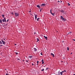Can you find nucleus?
<instances>
[{"label": "nucleus", "mask_w": 75, "mask_h": 75, "mask_svg": "<svg viewBox=\"0 0 75 75\" xmlns=\"http://www.w3.org/2000/svg\"><path fill=\"white\" fill-rule=\"evenodd\" d=\"M60 18L61 19H62V20H63V21H65L67 20V19L64 18V17H62V16H60Z\"/></svg>", "instance_id": "1"}, {"label": "nucleus", "mask_w": 75, "mask_h": 75, "mask_svg": "<svg viewBox=\"0 0 75 75\" xmlns=\"http://www.w3.org/2000/svg\"><path fill=\"white\" fill-rule=\"evenodd\" d=\"M15 17H18V16H19V15H20V14L18 13H15Z\"/></svg>", "instance_id": "2"}, {"label": "nucleus", "mask_w": 75, "mask_h": 75, "mask_svg": "<svg viewBox=\"0 0 75 75\" xmlns=\"http://www.w3.org/2000/svg\"><path fill=\"white\" fill-rule=\"evenodd\" d=\"M46 5V4H42L41 5H40V6H45Z\"/></svg>", "instance_id": "3"}, {"label": "nucleus", "mask_w": 75, "mask_h": 75, "mask_svg": "<svg viewBox=\"0 0 75 75\" xmlns=\"http://www.w3.org/2000/svg\"><path fill=\"white\" fill-rule=\"evenodd\" d=\"M2 21L3 22H6V19L5 18L4 19H2Z\"/></svg>", "instance_id": "4"}, {"label": "nucleus", "mask_w": 75, "mask_h": 75, "mask_svg": "<svg viewBox=\"0 0 75 75\" xmlns=\"http://www.w3.org/2000/svg\"><path fill=\"white\" fill-rule=\"evenodd\" d=\"M61 13H64V14H65V11H64V10H61Z\"/></svg>", "instance_id": "5"}, {"label": "nucleus", "mask_w": 75, "mask_h": 75, "mask_svg": "<svg viewBox=\"0 0 75 75\" xmlns=\"http://www.w3.org/2000/svg\"><path fill=\"white\" fill-rule=\"evenodd\" d=\"M1 41L2 42L3 44H5V41H4L3 40H1Z\"/></svg>", "instance_id": "6"}, {"label": "nucleus", "mask_w": 75, "mask_h": 75, "mask_svg": "<svg viewBox=\"0 0 75 75\" xmlns=\"http://www.w3.org/2000/svg\"><path fill=\"white\" fill-rule=\"evenodd\" d=\"M51 55H52V56L53 57V58H54V54H53L52 53H51Z\"/></svg>", "instance_id": "7"}, {"label": "nucleus", "mask_w": 75, "mask_h": 75, "mask_svg": "<svg viewBox=\"0 0 75 75\" xmlns=\"http://www.w3.org/2000/svg\"><path fill=\"white\" fill-rule=\"evenodd\" d=\"M42 64H44V59H42Z\"/></svg>", "instance_id": "8"}, {"label": "nucleus", "mask_w": 75, "mask_h": 75, "mask_svg": "<svg viewBox=\"0 0 75 75\" xmlns=\"http://www.w3.org/2000/svg\"><path fill=\"white\" fill-rule=\"evenodd\" d=\"M35 18L36 19V20H37V15H36L35 16Z\"/></svg>", "instance_id": "9"}, {"label": "nucleus", "mask_w": 75, "mask_h": 75, "mask_svg": "<svg viewBox=\"0 0 75 75\" xmlns=\"http://www.w3.org/2000/svg\"><path fill=\"white\" fill-rule=\"evenodd\" d=\"M40 5H37V7H38V8H40Z\"/></svg>", "instance_id": "10"}, {"label": "nucleus", "mask_w": 75, "mask_h": 75, "mask_svg": "<svg viewBox=\"0 0 75 75\" xmlns=\"http://www.w3.org/2000/svg\"><path fill=\"white\" fill-rule=\"evenodd\" d=\"M51 13V14H52L53 16H55V14H54V13Z\"/></svg>", "instance_id": "11"}, {"label": "nucleus", "mask_w": 75, "mask_h": 75, "mask_svg": "<svg viewBox=\"0 0 75 75\" xmlns=\"http://www.w3.org/2000/svg\"><path fill=\"white\" fill-rule=\"evenodd\" d=\"M37 42H38V41H40V40H39V39H38V38H37Z\"/></svg>", "instance_id": "12"}, {"label": "nucleus", "mask_w": 75, "mask_h": 75, "mask_svg": "<svg viewBox=\"0 0 75 75\" xmlns=\"http://www.w3.org/2000/svg\"><path fill=\"white\" fill-rule=\"evenodd\" d=\"M28 58H33V56H29L28 57Z\"/></svg>", "instance_id": "13"}, {"label": "nucleus", "mask_w": 75, "mask_h": 75, "mask_svg": "<svg viewBox=\"0 0 75 75\" xmlns=\"http://www.w3.org/2000/svg\"><path fill=\"white\" fill-rule=\"evenodd\" d=\"M1 16H2V17L3 18H4V15L3 14V15H1Z\"/></svg>", "instance_id": "14"}, {"label": "nucleus", "mask_w": 75, "mask_h": 75, "mask_svg": "<svg viewBox=\"0 0 75 75\" xmlns=\"http://www.w3.org/2000/svg\"><path fill=\"white\" fill-rule=\"evenodd\" d=\"M0 23H2V20H1V19L0 20Z\"/></svg>", "instance_id": "15"}, {"label": "nucleus", "mask_w": 75, "mask_h": 75, "mask_svg": "<svg viewBox=\"0 0 75 75\" xmlns=\"http://www.w3.org/2000/svg\"><path fill=\"white\" fill-rule=\"evenodd\" d=\"M34 51H37V49L35 48H34Z\"/></svg>", "instance_id": "16"}, {"label": "nucleus", "mask_w": 75, "mask_h": 75, "mask_svg": "<svg viewBox=\"0 0 75 75\" xmlns=\"http://www.w3.org/2000/svg\"><path fill=\"white\" fill-rule=\"evenodd\" d=\"M39 20H40V18H38L37 19V21H39Z\"/></svg>", "instance_id": "17"}, {"label": "nucleus", "mask_w": 75, "mask_h": 75, "mask_svg": "<svg viewBox=\"0 0 75 75\" xmlns=\"http://www.w3.org/2000/svg\"><path fill=\"white\" fill-rule=\"evenodd\" d=\"M0 44H3L2 42H1V41H0Z\"/></svg>", "instance_id": "18"}, {"label": "nucleus", "mask_w": 75, "mask_h": 75, "mask_svg": "<svg viewBox=\"0 0 75 75\" xmlns=\"http://www.w3.org/2000/svg\"><path fill=\"white\" fill-rule=\"evenodd\" d=\"M68 5L69 6H70L71 5V4H69V3H68Z\"/></svg>", "instance_id": "19"}, {"label": "nucleus", "mask_w": 75, "mask_h": 75, "mask_svg": "<svg viewBox=\"0 0 75 75\" xmlns=\"http://www.w3.org/2000/svg\"><path fill=\"white\" fill-rule=\"evenodd\" d=\"M67 51H69V47H67Z\"/></svg>", "instance_id": "20"}, {"label": "nucleus", "mask_w": 75, "mask_h": 75, "mask_svg": "<svg viewBox=\"0 0 75 75\" xmlns=\"http://www.w3.org/2000/svg\"><path fill=\"white\" fill-rule=\"evenodd\" d=\"M45 39H46V40H47V39H48V38H47V37L46 36V37H45Z\"/></svg>", "instance_id": "21"}, {"label": "nucleus", "mask_w": 75, "mask_h": 75, "mask_svg": "<svg viewBox=\"0 0 75 75\" xmlns=\"http://www.w3.org/2000/svg\"><path fill=\"white\" fill-rule=\"evenodd\" d=\"M44 71V69H43L41 70V71Z\"/></svg>", "instance_id": "22"}, {"label": "nucleus", "mask_w": 75, "mask_h": 75, "mask_svg": "<svg viewBox=\"0 0 75 75\" xmlns=\"http://www.w3.org/2000/svg\"><path fill=\"white\" fill-rule=\"evenodd\" d=\"M50 13H52V9H50Z\"/></svg>", "instance_id": "23"}, {"label": "nucleus", "mask_w": 75, "mask_h": 75, "mask_svg": "<svg viewBox=\"0 0 75 75\" xmlns=\"http://www.w3.org/2000/svg\"><path fill=\"white\" fill-rule=\"evenodd\" d=\"M49 69V68H47L46 69V70H48Z\"/></svg>", "instance_id": "24"}, {"label": "nucleus", "mask_w": 75, "mask_h": 75, "mask_svg": "<svg viewBox=\"0 0 75 75\" xmlns=\"http://www.w3.org/2000/svg\"><path fill=\"white\" fill-rule=\"evenodd\" d=\"M60 74L61 75H62V72H60Z\"/></svg>", "instance_id": "25"}, {"label": "nucleus", "mask_w": 75, "mask_h": 75, "mask_svg": "<svg viewBox=\"0 0 75 75\" xmlns=\"http://www.w3.org/2000/svg\"><path fill=\"white\" fill-rule=\"evenodd\" d=\"M16 55H18V53L16 52Z\"/></svg>", "instance_id": "26"}, {"label": "nucleus", "mask_w": 75, "mask_h": 75, "mask_svg": "<svg viewBox=\"0 0 75 75\" xmlns=\"http://www.w3.org/2000/svg\"><path fill=\"white\" fill-rule=\"evenodd\" d=\"M68 34H71V32H70L68 33Z\"/></svg>", "instance_id": "27"}, {"label": "nucleus", "mask_w": 75, "mask_h": 75, "mask_svg": "<svg viewBox=\"0 0 75 75\" xmlns=\"http://www.w3.org/2000/svg\"><path fill=\"white\" fill-rule=\"evenodd\" d=\"M26 62H28V60H26Z\"/></svg>", "instance_id": "28"}, {"label": "nucleus", "mask_w": 75, "mask_h": 75, "mask_svg": "<svg viewBox=\"0 0 75 75\" xmlns=\"http://www.w3.org/2000/svg\"><path fill=\"white\" fill-rule=\"evenodd\" d=\"M37 64H38V63H39V61H37Z\"/></svg>", "instance_id": "29"}, {"label": "nucleus", "mask_w": 75, "mask_h": 75, "mask_svg": "<svg viewBox=\"0 0 75 75\" xmlns=\"http://www.w3.org/2000/svg\"><path fill=\"white\" fill-rule=\"evenodd\" d=\"M40 54H41V55H42V52H41V53H40Z\"/></svg>", "instance_id": "30"}, {"label": "nucleus", "mask_w": 75, "mask_h": 75, "mask_svg": "<svg viewBox=\"0 0 75 75\" xmlns=\"http://www.w3.org/2000/svg\"><path fill=\"white\" fill-rule=\"evenodd\" d=\"M6 75H8V74L7 73L6 74Z\"/></svg>", "instance_id": "31"}, {"label": "nucleus", "mask_w": 75, "mask_h": 75, "mask_svg": "<svg viewBox=\"0 0 75 75\" xmlns=\"http://www.w3.org/2000/svg\"><path fill=\"white\" fill-rule=\"evenodd\" d=\"M11 14H12L13 15V13L12 12L11 13Z\"/></svg>", "instance_id": "32"}, {"label": "nucleus", "mask_w": 75, "mask_h": 75, "mask_svg": "<svg viewBox=\"0 0 75 75\" xmlns=\"http://www.w3.org/2000/svg\"><path fill=\"white\" fill-rule=\"evenodd\" d=\"M72 40L73 41H75V39H72Z\"/></svg>", "instance_id": "33"}, {"label": "nucleus", "mask_w": 75, "mask_h": 75, "mask_svg": "<svg viewBox=\"0 0 75 75\" xmlns=\"http://www.w3.org/2000/svg\"><path fill=\"white\" fill-rule=\"evenodd\" d=\"M64 71H62V73H64Z\"/></svg>", "instance_id": "34"}, {"label": "nucleus", "mask_w": 75, "mask_h": 75, "mask_svg": "<svg viewBox=\"0 0 75 75\" xmlns=\"http://www.w3.org/2000/svg\"><path fill=\"white\" fill-rule=\"evenodd\" d=\"M9 21V20H8V19L7 21H7Z\"/></svg>", "instance_id": "35"}, {"label": "nucleus", "mask_w": 75, "mask_h": 75, "mask_svg": "<svg viewBox=\"0 0 75 75\" xmlns=\"http://www.w3.org/2000/svg\"><path fill=\"white\" fill-rule=\"evenodd\" d=\"M64 71L66 72V70H64Z\"/></svg>", "instance_id": "36"}, {"label": "nucleus", "mask_w": 75, "mask_h": 75, "mask_svg": "<svg viewBox=\"0 0 75 75\" xmlns=\"http://www.w3.org/2000/svg\"><path fill=\"white\" fill-rule=\"evenodd\" d=\"M17 59H18V60H20V59H18V58Z\"/></svg>", "instance_id": "37"}, {"label": "nucleus", "mask_w": 75, "mask_h": 75, "mask_svg": "<svg viewBox=\"0 0 75 75\" xmlns=\"http://www.w3.org/2000/svg\"><path fill=\"white\" fill-rule=\"evenodd\" d=\"M29 13H31V11H29Z\"/></svg>", "instance_id": "38"}, {"label": "nucleus", "mask_w": 75, "mask_h": 75, "mask_svg": "<svg viewBox=\"0 0 75 75\" xmlns=\"http://www.w3.org/2000/svg\"><path fill=\"white\" fill-rule=\"evenodd\" d=\"M46 37H45V36H44V37H45V38Z\"/></svg>", "instance_id": "39"}, {"label": "nucleus", "mask_w": 75, "mask_h": 75, "mask_svg": "<svg viewBox=\"0 0 75 75\" xmlns=\"http://www.w3.org/2000/svg\"><path fill=\"white\" fill-rule=\"evenodd\" d=\"M17 45V44H15V45Z\"/></svg>", "instance_id": "40"}, {"label": "nucleus", "mask_w": 75, "mask_h": 75, "mask_svg": "<svg viewBox=\"0 0 75 75\" xmlns=\"http://www.w3.org/2000/svg\"><path fill=\"white\" fill-rule=\"evenodd\" d=\"M64 59H65V57H63Z\"/></svg>", "instance_id": "41"}, {"label": "nucleus", "mask_w": 75, "mask_h": 75, "mask_svg": "<svg viewBox=\"0 0 75 75\" xmlns=\"http://www.w3.org/2000/svg\"><path fill=\"white\" fill-rule=\"evenodd\" d=\"M32 65H34V64H32Z\"/></svg>", "instance_id": "42"}, {"label": "nucleus", "mask_w": 75, "mask_h": 75, "mask_svg": "<svg viewBox=\"0 0 75 75\" xmlns=\"http://www.w3.org/2000/svg\"><path fill=\"white\" fill-rule=\"evenodd\" d=\"M58 2H60L59 1H58Z\"/></svg>", "instance_id": "43"}, {"label": "nucleus", "mask_w": 75, "mask_h": 75, "mask_svg": "<svg viewBox=\"0 0 75 75\" xmlns=\"http://www.w3.org/2000/svg\"><path fill=\"white\" fill-rule=\"evenodd\" d=\"M61 3H62V1H61Z\"/></svg>", "instance_id": "44"}, {"label": "nucleus", "mask_w": 75, "mask_h": 75, "mask_svg": "<svg viewBox=\"0 0 75 75\" xmlns=\"http://www.w3.org/2000/svg\"><path fill=\"white\" fill-rule=\"evenodd\" d=\"M71 54H72V53H71Z\"/></svg>", "instance_id": "45"}, {"label": "nucleus", "mask_w": 75, "mask_h": 75, "mask_svg": "<svg viewBox=\"0 0 75 75\" xmlns=\"http://www.w3.org/2000/svg\"><path fill=\"white\" fill-rule=\"evenodd\" d=\"M37 65H38V63L37 64Z\"/></svg>", "instance_id": "46"}, {"label": "nucleus", "mask_w": 75, "mask_h": 75, "mask_svg": "<svg viewBox=\"0 0 75 75\" xmlns=\"http://www.w3.org/2000/svg\"><path fill=\"white\" fill-rule=\"evenodd\" d=\"M73 75H75V74H74Z\"/></svg>", "instance_id": "47"}, {"label": "nucleus", "mask_w": 75, "mask_h": 75, "mask_svg": "<svg viewBox=\"0 0 75 75\" xmlns=\"http://www.w3.org/2000/svg\"><path fill=\"white\" fill-rule=\"evenodd\" d=\"M59 74H60V73H59Z\"/></svg>", "instance_id": "48"}, {"label": "nucleus", "mask_w": 75, "mask_h": 75, "mask_svg": "<svg viewBox=\"0 0 75 75\" xmlns=\"http://www.w3.org/2000/svg\"><path fill=\"white\" fill-rule=\"evenodd\" d=\"M2 45H1V46H2Z\"/></svg>", "instance_id": "49"}, {"label": "nucleus", "mask_w": 75, "mask_h": 75, "mask_svg": "<svg viewBox=\"0 0 75 75\" xmlns=\"http://www.w3.org/2000/svg\"><path fill=\"white\" fill-rule=\"evenodd\" d=\"M41 9H40V11H41Z\"/></svg>", "instance_id": "50"}]
</instances>
